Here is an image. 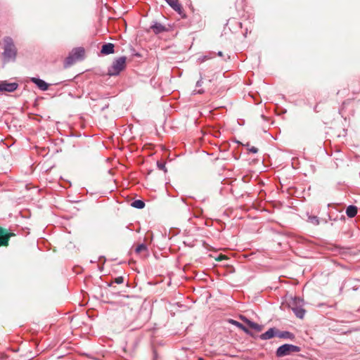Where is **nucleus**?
<instances>
[{"instance_id":"f257e3e1","label":"nucleus","mask_w":360,"mask_h":360,"mask_svg":"<svg viewBox=\"0 0 360 360\" xmlns=\"http://www.w3.org/2000/svg\"><path fill=\"white\" fill-rule=\"evenodd\" d=\"M3 50L2 60L4 63H13L16 60L18 49L11 37H4Z\"/></svg>"},{"instance_id":"f03ea898","label":"nucleus","mask_w":360,"mask_h":360,"mask_svg":"<svg viewBox=\"0 0 360 360\" xmlns=\"http://www.w3.org/2000/svg\"><path fill=\"white\" fill-rule=\"evenodd\" d=\"M126 60L125 56H121L115 59L112 65L108 68V75L117 76L120 72L126 68Z\"/></svg>"},{"instance_id":"7ed1b4c3","label":"nucleus","mask_w":360,"mask_h":360,"mask_svg":"<svg viewBox=\"0 0 360 360\" xmlns=\"http://www.w3.org/2000/svg\"><path fill=\"white\" fill-rule=\"evenodd\" d=\"M301 350L300 347L291 344H284L278 347L276 351V356L277 357H283L285 356L290 355L295 352H299Z\"/></svg>"},{"instance_id":"20e7f679","label":"nucleus","mask_w":360,"mask_h":360,"mask_svg":"<svg viewBox=\"0 0 360 360\" xmlns=\"http://www.w3.org/2000/svg\"><path fill=\"white\" fill-rule=\"evenodd\" d=\"M18 87V84L16 82H8L7 81H2L0 82V91L13 92Z\"/></svg>"},{"instance_id":"39448f33","label":"nucleus","mask_w":360,"mask_h":360,"mask_svg":"<svg viewBox=\"0 0 360 360\" xmlns=\"http://www.w3.org/2000/svg\"><path fill=\"white\" fill-rule=\"evenodd\" d=\"M155 34H159L165 32H167L168 29L161 23L154 21L150 27Z\"/></svg>"},{"instance_id":"423d86ee","label":"nucleus","mask_w":360,"mask_h":360,"mask_svg":"<svg viewBox=\"0 0 360 360\" xmlns=\"http://www.w3.org/2000/svg\"><path fill=\"white\" fill-rule=\"evenodd\" d=\"M30 81L41 91H46L49 89V84L40 78L30 77Z\"/></svg>"},{"instance_id":"0eeeda50","label":"nucleus","mask_w":360,"mask_h":360,"mask_svg":"<svg viewBox=\"0 0 360 360\" xmlns=\"http://www.w3.org/2000/svg\"><path fill=\"white\" fill-rule=\"evenodd\" d=\"M13 235V233H7L5 229L0 227V246L8 245L9 238Z\"/></svg>"},{"instance_id":"6e6552de","label":"nucleus","mask_w":360,"mask_h":360,"mask_svg":"<svg viewBox=\"0 0 360 360\" xmlns=\"http://www.w3.org/2000/svg\"><path fill=\"white\" fill-rule=\"evenodd\" d=\"M278 329L276 328H270L266 332L260 335L259 338L261 340H269L274 337H277Z\"/></svg>"},{"instance_id":"1a4fd4ad","label":"nucleus","mask_w":360,"mask_h":360,"mask_svg":"<svg viewBox=\"0 0 360 360\" xmlns=\"http://www.w3.org/2000/svg\"><path fill=\"white\" fill-rule=\"evenodd\" d=\"M240 319L250 327L252 329L257 331V332H260L262 330V325H259L250 319H248V318H246L245 316H240Z\"/></svg>"},{"instance_id":"9d476101","label":"nucleus","mask_w":360,"mask_h":360,"mask_svg":"<svg viewBox=\"0 0 360 360\" xmlns=\"http://www.w3.org/2000/svg\"><path fill=\"white\" fill-rule=\"evenodd\" d=\"M84 49L83 47H77L71 51V54L77 60H82L84 58Z\"/></svg>"},{"instance_id":"9b49d317","label":"nucleus","mask_w":360,"mask_h":360,"mask_svg":"<svg viewBox=\"0 0 360 360\" xmlns=\"http://www.w3.org/2000/svg\"><path fill=\"white\" fill-rule=\"evenodd\" d=\"M115 46L112 43H105L102 45L101 53L103 55H109L115 52Z\"/></svg>"},{"instance_id":"f8f14e48","label":"nucleus","mask_w":360,"mask_h":360,"mask_svg":"<svg viewBox=\"0 0 360 360\" xmlns=\"http://www.w3.org/2000/svg\"><path fill=\"white\" fill-rule=\"evenodd\" d=\"M277 337L282 339L293 340L295 338V335L290 331H280L279 330H278Z\"/></svg>"},{"instance_id":"ddd939ff","label":"nucleus","mask_w":360,"mask_h":360,"mask_svg":"<svg viewBox=\"0 0 360 360\" xmlns=\"http://www.w3.org/2000/svg\"><path fill=\"white\" fill-rule=\"evenodd\" d=\"M165 1L175 11L181 14L182 11L181 5L179 3L178 0H165Z\"/></svg>"},{"instance_id":"4468645a","label":"nucleus","mask_w":360,"mask_h":360,"mask_svg":"<svg viewBox=\"0 0 360 360\" xmlns=\"http://www.w3.org/2000/svg\"><path fill=\"white\" fill-rule=\"evenodd\" d=\"M346 214L349 218L355 217L357 214V207L355 205H349L346 209Z\"/></svg>"},{"instance_id":"2eb2a0df","label":"nucleus","mask_w":360,"mask_h":360,"mask_svg":"<svg viewBox=\"0 0 360 360\" xmlns=\"http://www.w3.org/2000/svg\"><path fill=\"white\" fill-rule=\"evenodd\" d=\"M292 309L297 318L302 319L305 314V310L302 307H292Z\"/></svg>"},{"instance_id":"dca6fc26","label":"nucleus","mask_w":360,"mask_h":360,"mask_svg":"<svg viewBox=\"0 0 360 360\" xmlns=\"http://www.w3.org/2000/svg\"><path fill=\"white\" fill-rule=\"evenodd\" d=\"M77 61V60L75 59V58L70 52L68 56L65 59L64 67L68 68V67L71 66L72 65H73Z\"/></svg>"},{"instance_id":"f3484780","label":"nucleus","mask_w":360,"mask_h":360,"mask_svg":"<svg viewBox=\"0 0 360 360\" xmlns=\"http://www.w3.org/2000/svg\"><path fill=\"white\" fill-rule=\"evenodd\" d=\"M303 300L298 297H295L292 299L291 302H290V306L291 307H302L303 305Z\"/></svg>"},{"instance_id":"a211bd4d","label":"nucleus","mask_w":360,"mask_h":360,"mask_svg":"<svg viewBox=\"0 0 360 360\" xmlns=\"http://www.w3.org/2000/svg\"><path fill=\"white\" fill-rule=\"evenodd\" d=\"M307 221L315 226L319 225L320 223L319 218L317 216L309 214H307Z\"/></svg>"},{"instance_id":"6ab92c4d","label":"nucleus","mask_w":360,"mask_h":360,"mask_svg":"<svg viewBox=\"0 0 360 360\" xmlns=\"http://www.w3.org/2000/svg\"><path fill=\"white\" fill-rule=\"evenodd\" d=\"M131 205L137 209H143L145 207V202L141 200H135Z\"/></svg>"},{"instance_id":"aec40b11","label":"nucleus","mask_w":360,"mask_h":360,"mask_svg":"<svg viewBox=\"0 0 360 360\" xmlns=\"http://www.w3.org/2000/svg\"><path fill=\"white\" fill-rule=\"evenodd\" d=\"M142 251H148V247L144 243L139 244L135 249L136 253H140Z\"/></svg>"},{"instance_id":"412c9836","label":"nucleus","mask_w":360,"mask_h":360,"mask_svg":"<svg viewBox=\"0 0 360 360\" xmlns=\"http://www.w3.org/2000/svg\"><path fill=\"white\" fill-rule=\"evenodd\" d=\"M228 322L235 326H236L237 328L241 329V328L243 327V324L238 322V321H236L234 319H229L228 320Z\"/></svg>"},{"instance_id":"4be33fe9","label":"nucleus","mask_w":360,"mask_h":360,"mask_svg":"<svg viewBox=\"0 0 360 360\" xmlns=\"http://www.w3.org/2000/svg\"><path fill=\"white\" fill-rule=\"evenodd\" d=\"M156 165L159 169L164 171L165 173L167 172V169L165 166V162L158 161Z\"/></svg>"},{"instance_id":"5701e85b","label":"nucleus","mask_w":360,"mask_h":360,"mask_svg":"<svg viewBox=\"0 0 360 360\" xmlns=\"http://www.w3.org/2000/svg\"><path fill=\"white\" fill-rule=\"evenodd\" d=\"M124 282V277L123 276H117L114 279L113 283L117 284H121ZM112 284V282L108 284L109 286H111Z\"/></svg>"},{"instance_id":"b1692460","label":"nucleus","mask_w":360,"mask_h":360,"mask_svg":"<svg viewBox=\"0 0 360 360\" xmlns=\"http://www.w3.org/2000/svg\"><path fill=\"white\" fill-rule=\"evenodd\" d=\"M241 330L245 333H246L247 335H250L252 336V333L247 328L245 327L244 325L243 326V327L241 328Z\"/></svg>"},{"instance_id":"393cba45","label":"nucleus","mask_w":360,"mask_h":360,"mask_svg":"<svg viewBox=\"0 0 360 360\" xmlns=\"http://www.w3.org/2000/svg\"><path fill=\"white\" fill-rule=\"evenodd\" d=\"M248 150L252 153H257L258 152V148L255 146H251L250 148H248Z\"/></svg>"},{"instance_id":"a878e982","label":"nucleus","mask_w":360,"mask_h":360,"mask_svg":"<svg viewBox=\"0 0 360 360\" xmlns=\"http://www.w3.org/2000/svg\"><path fill=\"white\" fill-rule=\"evenodd\" d=\"M204 92H205V91H204L203 89H200L198 90H194L193 91V94H204Z\"/></svg>"},{"instance_id":"bb28decb","label":"nucleus","mask_w":360,"mask_h":360,"mask_svg":"<svg viewBox=\"0 0 360 360\" xmlns=\"http://www.w3.org/2000/svg\"><path fill=\"white\" fill-rule=\"evenodd\" d=\"M202 77H200V79L197 81L195 86H196V87H200L202 86Z\"/></svg>"},{"instance_id":"cd10ccee","label":"nucleus","mask_w":360,"mask_h":360,"mask_svg":"<svg viewBox=\"0 0 360 360\" xmlns=\"http://www.w3.org/2000/svg\"><path fill=\"white\" fill-rule=\"evenodd\" d=\"M209 58H210V57H208V56H203V57L202 58L201 61H202V62H203V61H205V60H207V59H209Z\"/></svg>"},{"instance_id":"c85d7f7f","label":"nucleus","mask_w":360,"mask_h":360,"mask_svg":"<svg viewBox=\"0 0 360 360\" xmlns=\"http://www.w3.org/2000/svg\"><path fill=\"white\" fill-rule=\"evenodd\" d=\"M245 146L247 148V149H248V148H250V147H251L249 143H247L245 145Z\"/></svg>"},{"instance_id":"c756f323","label":"nucleus","mask_w":360,"mask_h":360,"mask_svg":"<svg viewBox=\"0 0 360 360\" xmlns=\"http://www.w3.org/2000/svg\"><path fill=\"white\" fill-rule=\"evenodd\" d=\"M217 55H218L219 56H223V53H222L221 51H219V52L217 53Z\"/></svg>"},{"instance_id":"7c9ffc66","label":"nucleus","mask_w":360,"mask_h":360,"mask_svg":"<svg viewBox=\"0 0 360 360\" xmlns=\"http://www.w3.org/2000/svg\"><path fill=\"white\" fill-rule=\"evenodd\" d=\"M108 108V105H105V106H103V107L102 108V110H104L105 109H106V108Z\"/></svg>"},{"instance_id":"2f4dec72","label":"nucleus","mask_w":360,"mask_h":360,"mask_svg":"<svg viewBox=\"0 0 360 360\" xmlns=\"http://www.w3.org/2000/svg\"><path fill=\"white\" fill-rule=\"evenodd\" d=\"M245 31L246 32H245V36H246V34H247V32H248V29L247 28L245 29Z\"/></svg>"}]
</instances>
